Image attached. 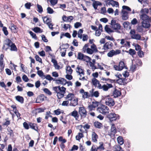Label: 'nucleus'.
<instances>
[{
	"label": "nucleus",
	"mask_w": 151,
	"mask_h": 151,
	"mask_svg": "<svg viewBox=\"0 0 151 151\" xmlns=\"http://www.w3.org/2000/svg\"><path fill=\"white\" fill-rule=\"evenodd\" d=\"M10 28L12 32L14 33H16L17 32V29L18 28L14 24H11V27Z\"/></svg>",
	"instance_id": "393cba45"
},
{
	"label": "nucleus",
	"mask_w": 151,
	"mask_h": 151,
	"mask_svg": "<svg viewBox=\"0 0 151 151\" xmlns=\"http://www.w3.org/2000/svg\"><path fill=\"white\" fill-rule=\"evenodd\" d=\"M137 68L136 65H132L130 67V70L132 72H134Z\"/></svg>",
	"instance_id": "c03bdc74"
},
{
	"label": "nucleus",
	"mask_w": 151,
	"mask_h": 151,
	"mask_svg": "<svg viewBox=\"0 0 151 151\" xmlns=\"http://www.w3.org/2000/svg\"><path fill=\"white\" fill-rule=\"evenodd\" d=\"M138 22V21L137 19L135 18H134L131 22V23L132 25H135Z\"/></svg>",
	"instance_id": "052dcab7"
},
{
	"label": "nucleus",
	"mask_w": 151,
	"mask_h": 151,
	"mask_svg": "<svg viewBox=\"0 0 151 151\" xmlns=\"http://www.w3.org/2000/svg\"><path fill=\"white\" fill-rule=\"evenodd\" d=\"M53 90L55 92L57 93V96L58 99H61L64 96L65 93L66 88L63 86H55L53 87Z\"/></svg>",
	"instance_id": "f257e3e1"
},
{
	"label": "nucleus",
	"mask_w": 151,
	"mask_h": 151,
	"mask_svg": "<svg viewBox=\"0 0 151 151\" xmlns=\"http://www.w3.org/2000/svg\"><path fill=\"white\" fill-rule=\"evenodd\" d=\"M121 51L119 50H116L115 51L114 50H110L108 53V56L110 57H112L114 55H116L121 53Z\"/></svg>",
	"instance_id": "1a4fd4ad"
},
{
	"label": "nucleus",
	"mask_w": 151,
	"mask_h": 151,
	"mask_svg": "<svg viewBox=\"0 0 151 151\" xmlns=\"http://www.w3.org/2000/svg\"><path fill=\"white\" fill-rule=\"evenodd\" d=\"M37 7L38 9L37 11L39 13H41L43 12V9L42 6L39 4H37Z\"/></svg>",
	"instance_id": "a18cd8bd"
},
{
	"label": "nucleus",
	"mask_w": 151,
	"mask_h": 151,
	"mask_svg": "<svg viewBox=\"0 0 151 151\" xmlns=\"http://www.w3.org/2000/svg\"><path fill=\"white\" fill-rule=\"evenodd\" d=\"M102 99L105 100V104L109 106H112L115 104L114 101L112 98H110L109 95L103 96Z\"/></svg>",
	"instance_id": "7ed1b4c3"
},
{
	"label": "nucleus",
	"mask_w": 151,
	"mask_h": 151,
	"mask_svg": "<svg viewBox=\"0 0 151 151\" xmlns=\"http://www.w3.org/2000/svg\"><path fill=\"white\" fill-rule=\"evenodd\" d=\"M15 99L17 101L20 102L21 104L23 103L24 99L22 96H17L15 97Z\"/></svg>",
	"instance_id": "bb28decb"
},
{
	"label": "nucleus",
	"mask_w": 151,
	"mask_h": 151,
	"mask_svg": "<svg viewBox=\"0 0 151 151\" xmlns=\"http://www.w3.org/2000/svg\"><path fill=\"white\" fill-rule=\"evenodd\" d=\"M113 148L115 151H124L121 147L119 145L114 146Z\"/></svg>",
	"instance_id": "cd10ccee"
},
{
	"label": "nucleus",
	"mask_w": 151,
	"mask_h": 151,
	"mask_svg": "<svg viewBox=\"0 0 151 151\" xmlns=\"http://www.w3.org/2000/svg\"><path fill=\"white\" fill-rule=\"evenodd\" d=\"M140 19L142 20V21H146L148 20V16L147 14H142L140 15Z\"/></svg>",
	"instance_id": "b1692460"
},
{
	"label": "nucleus",
	"mask_w": 151,
	"mask_h": 151,
	"mask_svg": "<svg viewBox=\"0 0 151 151\" xmlns=\"http://www.w3.org/2000/svg\"><path fill=\"white\" fill-rule=\"evenodd\" d=\"M107 116V118L109 119V121L111 122L119 119V115L114 113L109 114Z\"/></svg>",
	"instance_id": "423d86ee"
},
{
	"label": "nucleus",
	"mask_w": 151,
	"mask_h": 151,
	"mask_svg": "<svg viewBox=\"0 0 151 151\" xmlns=\"http://www.w3.org/2000/svg\"><path fill=\"white\" fill-rule=\"evenodd\" d=\"M111 4L113 6H116V7L119 6V4L118 2L114 1L113 0H111Z\"/></svg>",
	"instance_id": "58836bf2"
},
{
	"label": "nucleus",
	"mask_w": 151,
	"mask_h": 151,
	"mask_svg": "<svg viewBox=\"0 0 151 151\" xmlns=\"http://www.w3.org/2000/svg\"><path fill=\"white\" fill-rule=\"evenodd\" d=\"M92 104L89 105L88 106L89 109L90 110H92L98 106L99 102L97 101H93Z\"/></svg>",
	"instance_id": "4468645a"
},
{
	"label": "nucleus",
	"mask_w": 151,
	"mask_h": 151,
	"mask_svg": "<svg viewBox=\"0 0 151 151\" xmlns=\"http://www.w3.org/2000/svg\"><path fill=\"white\" fill-rule=\"evenodd\" d=\"M97 110L102 114H105L109 112V108L106 106L101 105L97 109Z\"/></svg>",
	"instance_id": "20e7f679"
},
{
	"label": "nucleus",
	"mask_w": 151,
	"mask_h": 151,
	"mask_svg": "<svg viewBox=\"0 0 151 151\" xmlns=\"http://www.w3.org/2000/svg\"><path fill=\"white\" fill-rule=\"evenodd\" d=\"M117 140L118 143L120 145H122L123 144V139L122 136H119L117 138Z\"/></svg>",
	"instance_id": "2f4dec72"
},
{
	"label": "nucleus",
	"mask_w": 151,
	"mask_h": 151,
	"mask_svg": "<svg viewBox=\"0 0 151 151\" xmlns=\"http://www.w3.org/2000/svg\"><path fill=\"white\" fill-rule=\"evenodd\" d=\"M71 27V26L69 24H64L63 28H64L65 30H67L68 28L70 29Z\"/></svg>",
	"instance_id": "6e6d98bb"
},
{
	"label": "nucleus",
	"mask_w": 151,
	"mask_h": 151,
	"mask_svg": "<svg viewBox=\"0 0 151 151\" xmlns=\"http://www.w3.org/2000/svg\"><path fill=\"white\" fill-rule=\"evenodd\" d=\"M47 13L49 14H52L54 12V11L50 7H47Z\"/></svg>",
	"instance_id": "864d4df0"
},
{
	"label": "nucleus",
	"mask_w": 151,
	"mask_h": 151,
	"mask_svg": "<svg viewBox=\"0 0 151 151\" xmlns=\"http://www.w3.org/2000/svg\"><path fill=\"white\" fill-rule=\"evenodd\" d=\"M2 30L4 32V34L5 35L7 36L8 35L9 32L7 30V28L6 27H3Z\"/></svg>",
	"instance_id": "37998d69"
},
{
	"label": "nucleus",
	"mask_w": 151,
	"mask_h": 151,
	"mask_svg": "<svg viewBox=\"0 0 151 151\" xmlns=\"http://www.w3.org/2000/svg\"><path fill=\"white\" fill-rule=\"evenodd\" d=\"M113 44L111 42L109 41L106 42L103 46V49L104 50H107L112 48Z\"/></svg>",
	"instance_id": "9b49d317"
},
{
	"label": "nucleus",
	"mask_w": 151,
	"mask_h": 151,
	"mask_svg": "<svg viewBox=\"0 0 151 151\" xmlns=\"http://www.w3.org/2000/svg\"><path fill=\"white\" fill-rule=\"evenodd\" d=\"M58 140L59 141L62 142V143H65L66 142V139H63L62 136L60 137H59Z\"/></svg>",
	"instance_id": "bf43d9fd"
},
{
	"label": "nucleus",
	"mask_w": 151,
	"mask_h": 151,
	"mask_svg": "<svg viewBox=\"0 0 151 151\" xmlns=\"http://www.w3.org/2000/svg\"><path fill=\"white\" fill-rule=\"evenodd\" d=\"M149 12V9L146 8L142 9L140 11V13L141 14H147Z\"/></svg>",
	"instance_id": "473e14b6"
},
{
	"label": "nucleus",
	"mask_w": 151,
	"mask_h": 151,
	"mask_svg": "<svg viewBox=\"0 0 151 151\" xmlns=\"http://www.w3.org/2000/svg\"><path fill=\"white\" fill-rule=\"evenodd\" d=\"M130 23L128 22H125L123 24V25L124 28L126 29H128V28L129 29H131V27L130 26Z\"/></svg>",
	"instance_id": "c756f323"
},
{
	"label": "nucleus",
	"mask_w": 151,
	"mask_h": 151,
	"mask_svg": "<svg viewBox=\"0 0 151 151\" xmlns=\"http://www.w3.org/2000/svg\"><path fill=\"white\" fill-rule=\"evenodd\" d=\"M94 89L93 88L92 89L89 91L90 94L89 95V97H95L96 98H98L99 97V93L98 91H94Z\"/></svg>",
	"instance_id": "9d476101"
},
{
	"label": "nucleus",
	"mask_w": 151,
	"mask_h": 151,
	"mask_svg": "<svg viewBox=\"0 0 151 151\" xmlns=\"http://www.w3.org/2000/svg\"><path fill=\"white\" fill-rule=\"evenodd\" d=\"M111 132L114 135L116 133V129L114 124H112L111 129Z\"/></svg>",
	"instance_id": "c85d7f7f"
},
{
	"label": "nucleus",
	"mask_w": 151,
	"mask_h": 151,
	"mask_svg": "<svg viewBox=\"0 0 151 151\" xmlns=\"http://www.w3.org/2000/svg\"><path fill=\"white\" fill-rule=\"evenodd\" d=\"M35 58L36 61L39 62L40 63H42V59L40 58L39 56L37 55H36Z\"/></svg>",
	"instance_id": "8fccbe9b"
},
{
	"label": "nucleus",
	"mask_w": 151,
	"mask_h": 151,
	"mask_svg": "<svg viewBox=\"0 0 151 151\" xmlns=\"http://www.w3.org/2000/svg\"><path fill=\"white\" fill-rule=\"evenodd\" d=\"M10 47H11L10 50L11 51H17V48L14 43H12Z\"/></svg>",
	"instance_id": "a19ab883"
},
{
	"label": "nucleus",
	"mask_w": 151,
	"mask_h": 151,
	"mask_svg": "<svg viewBox=\"0 0 151 151\" xmlns=\"http://www.w3.org/2000/svg\"><path fill=\"white\" fill-rule=\"evenodd\" d=\"M32 30H33L36 33H42V31L41 29L39 27H35L32 29Z\"/></svg>",
	"instance_id": "e433bc0d"
},
{
	"label": "nucleus",
	"mask_w": 151,
	"mask_h": 151,
	"mask_svg": "<svg viewBox=\"0 0 151 151\" xmlns=\"http://www.w3.org/2000/svg\"><path fill=\"white\" fill-rule=\"evenodd\" d=\"M42 19L44 22L46 23L47 24V23H49L51 22L50 19L47 18V16L43 17Z\"/></svg>",
	"instance_id": "c9c22d12"
},
{
	"label": "nucleus",
	"mask_w": 151,
	"mask_h": 151,
	"mask_svg": "<svg viewBox=\"0 0 151 151\" xmlns=\"http://www.w3.org/2000/svg\"><path fill=\"white\" fill-rule=\"evenodd\" d=\"M144 28L142 25L139 26L137 28V30L138 32H142L143 31V28Z\"/></svg>",
	"instance_id": "49530a36"
},
{
	"label": "nucleus",
	"mask_w": 151,
	"mask_h": 151,
	"mask_svg": "<svg viewBox=\"0 0 151 151\" xmlns=\"http://www.w3.org/2000/svg\"><path fill=\"white\" fill-rule=\"evenodd\" d=\"M82 24L80 22H76L74 24V27L76 28H78L79 27H81Z\"/></svg>",
	"instance_id": "5fc2aeb1"
},
{
	"label": "nucleus",
	"mask_w": 151,
	"mask_h": 151,
	"mask_svg": "<svg viewBox=\"0 0 151 151\" xmlns=\"http://www.w3.org/2000/svg\"><path fill=\"white\" fill-rule=\"evenodd\" d=\"M113 87L112 85L111 84L107 83L106 85H103L102 89L104 91H107L109 88H111Z\"/></svg>",
	"instance_id": "aec40b11"
},
{
	"label": "nucleus",
	"mask_w": 151,
	"mask_h": 151,
	"mask_svg": "<svg viewBox=\"0 0 151 151\" xmlns=\"http://www.w3.org/2000/svg\"><path fill=\"white\" fill-rule=\"evenodd\" d=\"M122 18L123 20H125L129 18L128 14H122Z\"/></svg>",
	"instance_id": "13d9d810"
},
{
	"label": "nucleus",
	"mask_w": 151,
	"mask_h": 151,
	"mask_svg": "<svg viewBox=\"0 0 151 151\" xmlns=\"http://www.w3.org/2000/svg\"><path fill=\"white\" fill-rule=\"evenodd\" d=\"M77 58L78 59L86 61L87 63L90 61L91 59L89 57L85 55L80 52H79L78 54Z\"/></svg>",
	"instance_id": "39448f33"
},
{
	"label": "nucleus",
	"mask_w": 151,
	"mask_h": 151,
	"mask_svg": "<svg viewBox=\"0 0 151 151\" xmlns=\"http://www.w3.org/2000/svg\"><path fill=\"white\" fill-rule=\"evenodd\" d=\"M78 112L82 118H85L87 115V112L83 106L79 107Z\"/></svg>",
	"instance_id": "0eeeda50"
},
{
	"label": "nucleus",
	"mask_w": 151,
	"mask_h": 151,
	"mask_svg": "<svg viewBox=\"0 0 151 151\" xmlns=\"http://www.w3.org/2000/svg\"><path fill=\"white\" fill-rule=\"evenodd\" d=\"M71 115L75 118L76 120H77L79 118V115L78 114V112L76 110L71 113Z\"/></svg>",
	"instance_id": "412c9836"
},
{
	"label": "nucleus",
	"mask_w": 151,
	"mask_h": 151,
	"mask_svg": "<svg viewBox=\"0 0 151 151\" xmlns=\"http://www.w3.org/2000/svg\"><path fill=\"white\" fill-rule=\"evenodd\" d=\"M6 43H5L6 45L7 46L9 47H10L12 44V42L11 40L9 39H7L5 40Z\"/></svg>",
	"instance_id": "4c0bfd02"
},
{
	"label": "nucleus",
	"mask_w": 151,
	"mask_h": 151,
	"mask_svg": "<svg viewBox=\"0 0 151 151\" xmlns=\"http://www.w3.org/2000/svg\"><path fill=\"white\" fill-rule=\"evenodd\" d=\"M87 52L90 54H92L93 52V51L89 48H88L86 50Z\"/></svg>",
	"instance_id": "680f3d73"
},
{
	"label": "nucleus",
	"mask_w": 151,
	"mask_h": 151,
	"mask_svg": "<svg viewBox=\"0 0 151 151\" xmlns=\"http://www.w3.org/2000/svg\"><path fill=\"white\" fill-rule=\"evenodd\" d=\"M58 0H50V2L52 6H54L57 3Z\"/></svg>",
	"instance_id": "69168bd1"
},
{
	"label": "nucleus",
	"mask_w": 151,
	"mask_h": 151,
	"mask_svg": "<svg viewBox=\"0 0 151 151\" xmlns=\"http://www.w3.org/2000/svg\"><path fill=\"white\" fill-rule=\"evenodd\" d=\"M119 66L120 68V69L122 70L124 67V64L123 62L120 61L119 64Z\"/></svg>",
	"instance_id": "de8ad7c7"
},
{
	"label": "nucleus",
	"mask_w": 151,
	"mask_h": 151,
	"mask_svg": "<svg viewBox=\"0 0 151 151\" xmlns=\"http://www.w3.org/2000/svg\"><path fill=\"white\" fill-rule=\"evenodd\" d=\"M66 79L63 78H59L58 79L55 80V83L58 84H61L63 85H65Z\"/></svg>",
	"instance_id": "f8f14e48"
},
{
	"label": "nucleus",
	"mask_w": 151,
	"mask_h": 151,
	"mask_svg": "<svg viewBox=\"0 0 151 151\" xmlns=\"http://www.w3.org/2000/svg\"><path fill=\"white\" fill-rule=\"evenodd\" d=\"M44 99L43 95L40 96H38L36 101V103H40L42 102Z\"/></svg>",
	"instance_id": "5701e85b"
},
{
	"label": "nucleus",
	"mask_w": 151,
	"mask_h": 151,
	"mask_svg": "<svg viewBox=\"0 0 151 151\" xmlns=\"http://www.w3.org/2000/svg\"><path fill=\"white\" fill-rule=\"evenodd\" d=\"M22 78L23 80L25 82H28L29 81L28 78L25 75H24L22 76Z\"/></svg>",
	"instance_id": "774afa93"
},
{
	"label": "nucleus",
	"mask_w": 151,
	"mask_h": 151,
	"mask_svg": "<svg viewBox=\"0 0 151 151\" xmlns=\"http://www.w3.org/2000/svg\"><path fill=\"white\" fill-rule=\"evenodd\" d=\"M91 138L93 142H97V139L98 138V136L94 132H92Z\"/></svg>",
	"instance_id": "f3484780"
},
{
	"label": "nucleus",
	"mask_w": 151,
	"mask_h": 151,
	"mask_svg": "<svg viewBox=\"0 0 151 151\" xmlns=\"http://www.w3.org/2000/svg\"><path fill=\"white\" fill-rule=\"evenodd\" d=\"M111 25L112 26V28L115 30H118L120 29L121 26L120 24L116 23L115 20H112L111 22Z\"/></svg>",
	"instance_id": "6e6552de"
},
{
	"label": "nucleus",
	"mask_w": 151,
	"mask_h": 151,
	"mask_svg": "<svg viewBox=\"0 0 151 151\" xmlns=\"http://www.w3.org/2000/svg\"><path fill=\"white\" fill-rule=\"evenodd\" d=\"M76 72L77 73H78L79 75L81 74L83 75H84V70L81 68V66L78 65L77 68H76Z\"/></svg>",
	"instance_id": "dca6fc26"
},
{
	"label": "nucleus",
	"mask_w": 151,
	"mask_h": 151,
	"mask_svg": "<svg viewBox=\"0 0 151 151\" xmlns=\"http://www.w3.org/2000/svg\"><path fill=\"white\" fill-rule=\"evenodd\" d=\"M92 82L93 85L96 87L97 86V85L99 84V81L97 79L94 78L92 79Z\"/></svg>",
	"instance_id": "f704fd0d"
},
{
	"label": "nucleus",
	"mask_w": 151,
	"mask_h": 151,
	"mask_svg": "<svg viewBox=\"0 0 151 151\" xmlns=\"http://www.w3.org/2000/svg\"><path fill=\"white\" fill-rule=\"evenodd\" d=\"M126 52L132 56L135 55L136 53L134 50L132 49H130L128 51H126Z\"/></svg>",
	"instance_id": "ea45409f"
},
{
	"label": "nucleus",
	"mask_w": 151,
	"mask_h": 151,
	"mask_svg": "<svg viewBox=\"0 0 151 151\" xmlns=\"http://www.w3.org/2000/svg\"><path fill=\"white\" fill-rule=\"evenodd\" d=\"M29 125L30 128L36 131L37 130L38 128L36 124L32 122H29Z\"/></svg>",
	"instance_id": "a878e982"
},
{
	"label": "nucleus",
	"mask_w": 151,
	"mask_h": 151,
	"mask_svg": "<svg viewBox=\"0 0 151 151\" xmlns=\"http://www.w3.org/2000/svg\"><path fill=\"white\" fill-rule=\"evenodd\" d=\"M83 94H82V97L83 98L86 99L89 97L88 93L87 92H85Z\"/></svg>",
	"instance_id": "e2e57ef3"
},
{
	"label": "nucleus",
	"mask_w": 151,
	"mask_h": 151,
	"mask_svg": "<svg viewBox=\"0 0 151 151\" xmlns=\"http://www.w3.org/2000/svg\"><path fill=\"white\" fill-rule=\"evenodd\" d=\"M121 94V93L120 91L116 89H115L114 90L113 93V96H114V97L115 98L120 96Z\"/></svg>",
	"instance_id": "2eb2a0df"
},
{
	"label": "nucleus",
	"mask_w": 151,
	"mask_h": 151,
	"mask_svg": "<svg viewBox=\"0 0 151 151\" xmlns=\"http://www.w3.org/2000/svg\"><path fill=\"white\" fill-rule=\"evenodd\" d=\"M66 71L67 73L70 74H72L73 72V70L72 69L71 67L70 66H68L67 67Z\"/></svg>",
	"instance_id": "79ce46f5"
},
{
	"label": "nucleus",
	"mask_w": 151,
	"mask_h": 151,
	"mask_svg": "<svg viewBox=\"0 0 151 151\" xmlns=\"http://www.w3.org/2000/svg\"><path fill=\"white\" fill-rule=\"evenodd\" d=\"M99 146L98 147L97 149L99 150L100 151L103 150H104L105 148L104 147V145L103 143L102 142H100L99 143Z\"/></svg>",
	"instance_id": "72a5a7b5"
},
{
	"label": "nucleus",
	"mask_w": 151,
	"mask_h": 151,
	"mask_svg": "<svg viewBox=\"0 0 151 151\" xmlns=\"http://www.w3.org/2000/svg\"><path fill=\"white\" fill-rule=\"evenodd\" d=\"M101 3L99 1H94L93 4V6L95 9H97L98 6H101Z\"/></svg>",
	"instance_id": "4be33fe9"
},
{
	"label": "nucleus",
	"mask_w": 151,
	"mask_h": 151,
	"mask_svg": "<svg viewBox=\"0 0 151 151\" xmlns=\"http://www.w3.org/2000/svg\"><path fill=\"white\" fill-rule=\"evenodd\" d=\"M73 19V17L72 16H70L68 17H67L65 15H64L62 17V19L63 22H70Z\"/></svg>",
	"instance_id": "ddd939ff"
},
{
	"label": "nucleus",
	"mask_w": 151,
	"mask_h": 151,
	"mask_svg": "<svg viewBox=\"0 0 151 151\" xmlns=\"http://www.w3.org/2000/svg\"><path fill=\"white\" fill-rule=\"evenodd\" d=\"M43 91L45 93L49 95H51L52 94V93L47 88H44L43 89Z\"/></svg>",
	"instance_id": "09e8293b"
},
{
	"label": "nucleus",
	"mask_w": 151,
	"mask_h": 151,
	"mask_svg": "<svg viewBox=\"0 0 151 151\" xmlns=\"http://www.w3.org/2000/svg\"><path fill=\"white\" fill-rule=\"evenodd\" d=\"M138 55L140 58H142L144 56V52L141 50H139L138 52Z\"/></svg>",
	"instance_id": "0e129e2a"
},
{
	"label": "nucleus",
	"mask_w": 151,
	"mask_h": 151,
	"mask_svg": "<svg viewBox=\"0 0 151 151\" xmlns=\"http://www.w3.org/2000/svg\"><path fill=\"white\" fill-rule=\"evenodd\" d=\"M142 25L145 28H148L150 27L151 24L148 20L142 21Z\"/></svg>",
	"instance_id": "a211bd4d"
},
{
	"label": "nucleus",
	"mask_w": 151,
	"mask_h": 151,
	"mask_svg": "<svg viewBox=\"0 0 151 151\" xmlns=\"http://www.w3.org/2000/svg\"><path fill=\"white\" fill-rule=\"evenodd\" d=\"M93 124L94 127L96 128L99 129H101L103 127L102 124L98 121H95L94 122Z\"/></svg>",
	"instance_id": "6ab92c4d"
},
{
	"label": "nucleus",
	"mask_w": 151,
	"mask_h": 151,
	"mask_svg": "<svg viewBox=\"0 0 151 151\" xmlns=\"http://www.w3.org/2000/svg\"><path fill=\"white\" fill-rule=\"evenodd\" d=\"M24 6L27 9H29L31 6V4L30 2L27 3L25 4Z\"/></svg>",
	"instance_id": "338daca9"
},
{
	"label": "nucleus",
	"mask_w": 151,
	"mask_h": 151,
	"mask_svg": "<svg viewBox=\"0 0 151 151\" xmlns=\"http://www.w3.org/2000/svg\"><path fill=\"white\" fill-rule=\"evenodd\" d=\"M65 98L66 100L70 101V106H75L78 104V100L73 93H69Z\"/></svg>",
	"instance_id": "f03ea898"
},
{
	"label": "nucleus",
	"mask_w": 151,
	"mask_h": 151,
	"mask_svg": "<svg viewBox=\"0 0 151 151\" xmlns=\"http://www.w3.org/2000/svg\"><path fill=\"white\" fill-rule=\"evenodd\" d=\"M91 48L93 51V52H96L98 51L96 45L94 44H93L91 46Z\"/></svg>",
	"instance_id": "603ef678"
},
{
	"label": "nucleus",
	"mask_w": 151,
	"mask_h": 151,
	"mask_svg": "<svg viewBox=\"0 0 151 151\" xmlns=\"http://www.w3.org/2000/svg\"><path fill=\"white\" fill-rule=\"evenodd\" d=\"M23 127L26 129H28L29 128V124H28L26 122H25L23 123Z\"/></svg>",
	"instance_id": "4d7b16f0"
},
{
	"label": "nucleus",
	"mask_w": 151,
	"mask_h": 151,
	"mask_svg": "<svg viewBox=\"0 0 151 151\" xmlns=\"http://www.w3.org/2000/svg\"><path fill=\"white\" fill-rule=\"evenodd\" d=\"M131 37L132 38L135 39L137 40H140L141 38V35L138 34H136L132 36H131Z\"/></svg>",
	"instance_id": "7c9ffc66"
},
{
	"label": "nucleus",
	"mask_w": 151,
	"mask_h": 151,
	"mask_svg": "<svg viewBox=\"0 0 151 151\" xmlns=\"http://www.w3.org/2000/svg\"><path fill=\"white\" fill-rule=\"evenodd\" d=\"M105 29L108 33L112 32H113V31L108 27L107 25H106L105 26Z\"/></svg>",
	"instance_id": "3c124183"
}]
</instances>
